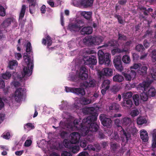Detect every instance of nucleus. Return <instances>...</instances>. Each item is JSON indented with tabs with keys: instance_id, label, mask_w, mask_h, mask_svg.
Listing matches in <instances>:
<instances>
[{
	"instance_id": "1",
	"label": "nucleus",
	"mask_w": 156,
	"mask_h": 156,
	"mask_svg": "<svg viewBox=\"0 0 156 156\" xmlns=\"http://www.w3.org/2000/svg\"><path fill=\"white\" fill-rule=\"evenodd\" d=\"M83 113L89 115L87 118L83 119L82 123L79 125V133L80 136H85L89 132V130L87 126V124L91 121L94 120L97 118L98 115L95 111V108L93 107H89L83 110Z\"/></svg>"
},
{
	"instance_id": "2",
	"label": "nucleus",
	"mask_w": 156,
	"mask_h": 156,
	"mask_svg": "<svg viewBox=\"0 0 156 156\" xmlns=\"http://www.w3.org/2000/svg\"><path fill=\"white\" fill-rule=\"evenodd\" d=\"M28 53H24L23 58L27 66H24L23 69V72L21 73L20 76H17L18 78L20 79L24 78L25 76H30L32 74V70L34 66L33 61H31L30 58L29 56Z\"/></svg>"
},
{
	"instance_id": "3",
	"label": "nucleus",
	"mask_w": 156,
	"mask_h": 156,
	"mask_svg": "<svg viewBox=\"0 0 156 156\" xmlns=\"http://www.w3.org/2000/svg\"><path fill=\"white\" fill-rule=\"evenodd\" d=\"M98 55L99 63L101 65L104 64L106 66H108L111 62L110 54L107 53L105 54L102 51L99 50Z\"/></svg>"
},
{
	"instance_id": "4",
	"label": "nucleus",
	"mask_w": 156,
	"mask_h": 156,
	"mask_svg": "<svg viewBox=\"0 0 156 156\" xmlns=\"http://www.w3.org/2000/svg\"><path fill=\"white\" fill-rule=\"evenodd\" d=\"M66 91L67 92H72L78 95L82 96L84 95L85 94V92L84 89L81 88L70 87H65Z\"/></svg>"
},
{
	"instance_id": "5",
	"label": "nucleus",
	"mask_w": 156,
	"mask_h": 156,
	"mask_svg": "<svg viewBox=\"0 0 156 156\" xmlns=\"http://www.w3.org/2000/svg\"><path fill=\"white\" fill-rule=\"evenodd\" d=\"M26 89L24 88H20L17 89L15 92V98L16 101L20 102L23 99L24 93Z\"/></svg>"
},
{
	"instance_id": "6",
	"label": "nucleus",
	"mask_w": 156,
	"mask_h": 156,
	"mask_svg": "<svg viewBox=\"0 0 156 156\" xmlns=\"http://www.w3.org/2000/svg\"><path fill=\"white\" fill-rule=\"evenodd\" d=\"M26 89L24 88H20L17 89L15 92V98L16 101L20 102L23 99L24 93Z\"/></svg>"
},
{
	"instance_id": "7",
	"label": "nucleus",
	"mask_w": 156,
	"mask_h": 156,
	"mask_svg": "<svg viewBox=\"0 0 156 156\" xmlns=\"http://www.w3.org/2000/svg\"><path fill=\"white\" fill-rule=\"evenodd\" d=\"M100 120L102 124L104 126L110 127L112 126V120L109 118L107 117V116L104 114H101L99 117Z\"/></svg>"
},
{
	"instance_id": "8",
	"label": "nucleus",
	"mask_w": 156,
	"mask_h": 156,
	"mask_svg": "<svg viewBox=\"0 0 156 156\" xmlns=\"http://www.w3.org/2000/svg\"><path fill=\"white\" fill-rule=\"evenodd\" d=\"M113 63L114 66L117 70L120 72L123 70V67L120 56L116 57L114 59Z\"/></svg>"
},
{
	"instance_id": "9",
	"label": "nucleus",
	"mask_w": 156,
	"mask_h": 156,
	"mask_svg": "<svg viewBox=\"0 0 156 156\" xmlns=\"http://www.w3.org/2000/svg\"><path fill=\"white\" fill-rule=\"evenodd\" d=\"M81 23L83 24L82 22L79 21L74 23L69 24L68 26V29L71 32L78 31L81 29L82 27L81 25Z\"/></svg>"
},
{
	"instance_id": "10",
	"label": "nucleus",
	"mask_w": 156,
	"mask_h": 156,
	"mask_svg": "<svg viewBox=\"0 0 156 156\" xmlns=\"http://www.w3.org/2000/svg\"><path fill=\"white\" fill-rule=\"evenodd\" d=\"M88 76L87 71L86 68L84 66H82L79 70L78 75V77L82 80H87Z\"/></svg>"
},
{
	"instance_id": "11",
	"label": "nucleus",
	"mask_w": 156,
	"mask_h": 156,
	"mask_svg": "<svg viewBox=\"0 0 156 156\" xmlns=\"http://www.w3.org/2000/svg\"><path fill=\"white\" fill-rule=\"evenodd\" d=\"M95 85L96 81L94 79H88L80 83L81 87H84L85 88L94 87Z\"/></svg>"
},
{
	"instance_id": "12",
	"label": "nucleus",
	"mask_w": 156,
	"mask_h": 156,
	"mask_svg": "<svg viewBox=\"0 0 156 156\" xmlns=\"http://www.w3.org/2000/svg\"><path fill=\"white\" fill-rule=\"evenodd\" d=\"M71 139L70 142L72 144H76L79 142L81 138L80 135L78 133L73 132L70 134Z\"/></svg>"
},
{
	"instance_id": "13",
	"label": "nucleus",
	"mask_w": 156,
	"mask_h": 156,
	"mask_svg": "<svg viewBox=\"0 0 156 156\" xmlns=\"http://www.w3.org/2000/svg\"><path fill=\"white\" fill-rule=\"evenodd\" d=\"M118 44V41H115L113 39L108 41L107 43H105L104 44L99 46L100 48L102 47L106 48H115L117 46Z\"/></svg>"
},
{
	"instance_id": "14",
	"label": "nucleus",
	"mask_w": 156,
	"mask_h": 156,
	"mask_svg": "<svg viewBox=\"0 0 156 156\" xmlns=\"http://www.w3.org/2000/svg\"><path fill=\"white\" fill-rule=\"evenodd\" d=\"M97 119V118L94 120H91L90 122L87 124L89 131L92 132H97L98 129V125L96 123L93 122L96 120Z\"/></svg>"
},
{
	"instance_id": "15",
	"label": "nucleus",
	"mask_w": 156,
	"mask_h": 156,
	"mask_svg": "<svg viewBox=\"0 0 156 156\" xmlns=\"http://www.w3.org/2000/svg\"><path fill=\"white\" fill-rule=\"evenodd\" d=\"M133 103L130 99L123 100L121 103L122 108L125 109H130L132 107Z\"/></svg>"
},
{
	"instance_id": "16",
	"label": "nucleus",
	"mask_w": 156,
	"mask_h": 156,
	"mask_svg": "<svg viewBox=\"0 0 156 156\" xmlns=\"http://www.w3.org/2000/svg\"><path fill=\"white\" fill-rule=\"evenodd\" d=\"M122 74L124 76L126 80L127 81H130L133 80L136 77V73L133 70H130L129 73H123Z\"/></svg>"
},
{
	"instance_id": "17",
	"label": "nucleus",
	"mask_w": 156,
	"mask_h": 156,
	"mask_svg": "<svg viewBox=\"0 0 156 156\" xmlns=\"http://www.w3.org/2000/svg\"><path fill=\"white\" fill-rule=\"evenodd\" d=\"M94 0H80V4L83 8H86L91 7Z\"/></svg>"
},
{
	"instance_id": "18",
	"label": "nucleus",
	"mask_w": 156,
	"mask_h": 156,
	"mask_svg": "<svg viewBox=\"0 0 156 156\" xmlns=\"http://www.w3.org/2000/svg\"><path fill=\"white\" fill-rule=\"evenodd\" d=\"M152 82H153L152 80L143 82L142 83L139 84L138 88L140 90H141L143 92L146 91Z\"/></svg>"
},
{
	"instance_id": "19",
	"label": "nucleus",
	"mask_w": 156,
	"mask_h": 156,
	"mask_svg": "<svg viewBox=\"0 0 156 156\" xmlns=\"http://www.w3.org/2000/svg\"><path fill=\"white\" fill-rule=\"evenodd\" d=\"M85 61L84 64L86 65H95L97 62V58L94 55H91Z\"/></svg>"
},
{
	"instance_id": "20",
	"label": "nucleus",
	"mask_w": 156,
	"mask_h": 156,
	"mask_svg": "<svg viewBox=\"0 0 156 156\" xmlns=\"http://www.w3.org/2000/svg\"><path fill=\"white\" fill-rule=\"evenodd\" d=\"M12 22V18H8L5 20L1 25V27L4 30L10 26Z\"/></svg>"
},
{
	"instance_id": "21",
	"label": "nucleus",
	"mask_w": 156,
	"mask_h": 156,
	"mask_svg": "<svg viewBox=\"0 0 156 156\" xmlns=\"http://www.w3.org/2000/svg\"><path fill=\"white\" fill-rule=\"evenodd\" d=\"M92 36H89L86 37L83 40V42L84 44L89 47L94 46Z\"/></svg>"
},
{
	"instance_id": "22",
	"label": "nucleus",
	"mask_w": 156,
	"mask_h": 156,
	"mask_svg": "<svg viewBox=\"0 0 156 156\" xmlns=\"http://www.w3.org/2000/svg\"><path fill=\"white\" fill-rule=\"evenodd\" d=\"M69 144H66L65 143L64 146L66 148H69L70 150L74 153H77L79 151V147L78 146H76L75 145H70L69 147Z\"/></svg>"
},
{
	"instance_id": "23",
	"label": "nucleus",
	"mask_w": 156,
	"mask_h": 156,
	"mask_svg": "<svg viewBox=\"0 0 156 156\" xmlns=\"http://www.w3.org/2000/svg\"><path fill=\"white\" fill-rule=\"evenodd\" d=\"M93 32L92 27L90 26L83 27L80 30V33L82 35L89 34Z\"/></svg>"
},
{
	"instance_id": "24",
	"label": "nucleus",
	"mask_w": 156,
	"mask_h": 156,
	"mask_svg": "<svg viewBox=\"0 0 156 156\" xmlns=\"http://www.w3.org/2000/svg\"><path fill=\"white\" fill-rule=\"evenodd\" d=\"M94 46V45L100 44L103 41V38L100 36L92 37Z\"/></svg>"
},
{
	"instance_id": "25",
	"label": "nucleus",
	"mask_w": 156,
	"mask_h": 156,
	"mask_svg": "<svg viewBox=\"0 0 156 156\" xmlns=\"http://www.w3.org/2000/svg\"><path fill=\"white\" fill-rule=\"evenodd\" d=\"M140 134V138L143 142H146L148 141V134L146 131L141 130Z\"/></svg>"
},
{
	"instance_id": "26",
	"label": "nucleus",
	"mask_w": 156,
	"mask_h": 156,
	"mask_svg": "<svg viewBox=\"0 0 156 156\" xmlns=\"http://www.w3.org/2000/svg\"><path fill=\"white\" fill-rule=\"evenodd\" d=\"M121 123L123 126H129L131 123L132 120L129 117H125L121 119Z\"/></svg>"
},
{
	"instance_id": "27",
	"label": "nucleus",
	"mask_w": 156,
	"mask_h": 156,
	"mask_svg": "<svg viewBox=\"0 0 156 156\" xmlns=\"http://www.w3.org/2000/svg\"><path fill=\"white\" fill-rule=\"evenodd\" d=\"M147 67L146 66H143L140 67L138 70V73L140 75L144 76L147 73Z\"/></svg>"
},
{
	"instance_id": "28",
	"label": "nucleus",
	"mask_w": 156,
	"mask_h": 156,
	"mask_svg": "<svg viewBox=\"0 0 156 156\" xmlns=\"http://www.w3.org/2000/svg\"><path fill=\"white\" fill-rule=\"evenodd\" d=\"M113 73V71L111 69L106 68L103 69L101 73L103 75L106 76H112Z\"/></svg>"
},
{
	"instance_id": "29",
	"label": "nucleus",
	"mask_w": 156,
	"mask_h": 156,
	"mask_svg": "<svg viewBox=\"0 0 156 156\" xmlns=\"http://www.w3.org/2000/svg\"><path fill=\"white\" fill-rule=\"evenodd\" d=\"M113 80L114 82L120 83L124 80V77L122 75L117 73L113 76Z\"/></svg>"
},
{
	"instance_id": "30",
	"label": "nucleus",
	"mask_w": 156,
	"mask_h": 156,
	"mask_svg": "<svg viewBox=\"0 0 156 156\" xmlns=\"http://www.w3.org/2000/svg\"><path fill=\"white\" fill-rule=\"evenodd\" d=\"M47 41L48 46H49L51 45L52 43V41L51 40V37L48 35H47L46 39L45 38H43L42 40V44L44 45H46V44Z\"/></svg>"
},
{
	"instance_id": "31",
	"label": "nucleus",
	"mask_w": 156,
	"mask_h": 156,
	"mask_svg": "<svg viewBox=\"0 0 156 156\" xmlns=\"http://www.w3.org/2000/svg\"><path fill=\"white\" fill-rule=\"evenodd\" d=\"M110 149L114 152H116V149L120 147L119 144L116 142H111L110 143Z\"/></svg>"
},
{
	"instance_id": "32",
	"label": "nucleus",
	"mask_w": 156,
	"mask_h": 156,
	"mask_svg": "<svg viewBox=\"0 0 156 156\" xmlns=\"http://www.w3.org/2000/svg\"><path fill=\"white\" fill-rule=\"evenodd\" d=\"M122 133H123L122 136H124L126 139L125 140L124 139V146L127 143L129 140L130 138L131 135L129 133L126 132L124 129L122 130Z\"/></svg>"
},
{
	"instance_id": "33",
	"label": "nucleus",
	"mask_w": 156,
	"mask_h": 156,
	"mask_svg": "<svg viewBox=\"0 0 156 156\" xmlns=\"http://www.w3.org/2000/svg\"><path fill=\"white\" fill-rule=\"evenodd\" d=\"M36 3V1L31 3H28L30 4L29 6V12L31 14H32L35 12V6Z\"/></svg>"
},
{
	"instance_id": "34",
	"label": "nucleus",
	"mask_w": 156,
	"mask_h": 156,
	"mask_svg": "<svg viewBox=\"0 0 156 156\" xmlns=\"http://www.w3.org/2000/svg\"><path fill=\"white\" fill-rule=\"evenodd\" d=\"M133 93L129 91L123 93L122 94L123 100H128L131 98L132 96Z\"/></svg>"
},
{
	"instance_id": "35",
	"label": "nucleus",
	"mask_w": 156,
	"mask_h": 156,
	"mask_svg": "<svg viewBox=\"0 0 156 156\" xmlns=\"http://www.w3.org/2000/svg\"><path fill=\"white\" fill-rule=\"evenodd\" d=\"M147 122L146 119L144 117H139L137 119L136 122L138 125H142L146 123Z\"/></svg>"
},
{
	"instance_id": "36",
	"label": "nucleus",
	"mask_w": 156,
	"mask_h": 156,
	"mask_svg": "<svg viewBox=\"0 0 156 156\" xmlns=\"http://www.w3.org/2000/svg\"><path fill=\"white\" fill-rule=\"evenodd\" d=\"M147 78L152 79L151 80H153V82L154 80H156V70H155L154 69H151L150 70V73L148 76Z\"/></svg>"
},
{
	"instance_id": "37",
	"label": "nucleus",
	"mask_w": 156,
	"mask_h": 156,
	"mask_svg": "<svg viewBox=\"0 0 156 156\" xmlns=\"http://www.w3.org/2000/svg\"><path fill=\"white\" fill-rule=\"evenodd\" d=\"M119 107L120 105L118 104L114 103L109 107V109L110 110H114L118 112L119 110Z\"/></svg>"
},
{
	"instance_id": "38",
	"label": "nucleus",
	"mask_w": 156,
	"mask_h": 156,
	"mask_svg": "<svg viewBox=\"0 0 156 156\" xmlns=\"http://www.w3.org/2000/svg\"><path fill=\"white\" fill-rule=\"evenodd\" d=\"M147 93L149 96L154 97L156 94V90L154 88L151 87L148 90Z\"/></svg>"
},
{
	"instance_id": "39",
	"label": "nucleus",
	"mask_w": 156,
	"mask_h": 156,
	"mask_svg": "<svg viewBox=\"0 0 156 156\" xmlns=\"http://www.w3.org/2000/svg\"><path fill=\"white\" fill-rule=\"evenodd\" d=\"M87 141L84 138H81L78 143H79L80 146L82 148L85 147L87 145Z\"/></svg>"
},
{
	"instance_id": "40",
	"label": "nucleus",
	"mask_w": 156,
	"mask_h": 156,
	"mask_svg": "<svg viewBox=\"0 0 156 156\" xmlns=\"http://www.w3.org/2000/svg\"><path fill=\"white\" fill-rule=\"evenodd\" d=\"M91 99L83 97L80 99V102L83 105H86L90 104L91 103Z\"/></svg>"
},
{
	"instance_id": "41",
	"label": "nucleus",
	"mask_w": 156,
	"mask_h": 156,
	"mask_svg": "<svg viewBox=\"0 0 156 156\" xmlns=\"http://www.w3.org/2000/svg\"><path fill=\"white\" fill-rule=\"evenodd\" d=\"M26 9V6L25 5H22V8L21 9L20 12V14L19 19H23L24 17L25 13V10Z\"/></svg>"
},
{
	"instance_id": "42",
	"label": "nucleus",
	"mask_w": 156,
	"mask_h": 156,
	"mask_svg": "<svg viewBox=\"0 0 156 156\" xmlns=\"http://www.w3.org/2000/svg\"><path fill=\"white\" fill-rule=\"evenodd\" d=\"M126 50L124 49L121 50L119 48H115L112 50L111 53L112 55H114L116 53H119L123 52H126Z\"/></svg>"
},
{
	"instance_id": "43",
	"label": "nucleus",
	"mask_w": 156,
	"mask_h": 156,
	"mask_svg": "<svg viewBox=\"0 0 156 156\" xmlns=\"http://www.w3.org/2000/svg\"><path fill=\"white\" fill-rule=\"evenodd\" d=\"M110 81L109 80H105L101 85L102 88H106L109 89L110 87Z\"/></svg>"
},
{
	"instance_id": "44",
	"label": "nucleus",
	"mask_w": 156,
	"mask_h": 156,
	"mask_svg": "<svg viewBox=\"0 0 156 156\" xmlns=\"http://www.w3.org/2000/svg\"><path fill=\"white\" fill-rule=\"evenodd\" d=\"M92 12H84L81 14L87 20H90L91 17Z\"/></svg>"
},
{
	"instance_id": "45",
	"label": "nucleus",
	"mask_w": 156,
	"mask_h": 156,
	"mask_svg": "<svg viewBox=\"0 0 156 156\" xmlns=\"http://www.w3.org/2000/svg\"><path fill=\"white\" fill-rule=\"evenodd\" d=\"M34 126L31 123H28L25 124L24 126V128L25 130H30L34 129Z\"/></svg>"
},
{
	"instance_id": "46",
	"label": "nucleus",
	"mask_w": 156,
	"mask_h": 156,
	"mask_svg": "<svg viewBox=\"0 0 156 156\" xmlns=\"http://www.w3.org/2000/svg\"><path fill=\"white\" fill-rule=\"evenodd\" d=\"M133 99L134 101L135 105L136 106L139 105V97L138 95L135 94L133 96Z\"/></svg>"
},
{
	"instance_id": "47",
	"label": "nucleus",
	"mask_w": 156,
	"mask_h": 156,
	"mask_svg": "<svg viewBox=\"0 0 156 156\" xmlns=\"http://www.w3.org/2000/svg\"><path fill=\"white\" fill-rule=\"evenodd\" d=\"M152 33L153 31L152 30L149 29L147 30L145 34L143 36V37L144 38H148L150 37L152 35Z\"/></svg>"
},
{
	"instance_id": "48",
	"label": "nucleus",
	"mask_w": 156,
	"mask_h": 156,
	"mask_svg": "<svg viewBox=\"0 0 156 156\" xmlns=\"http://www.w3.org/2000/svg\"><path fill=\"white\" fill-rule=\"evenodd\" d=\"M122 60L126 64L129 63L131 61L129 57L127 55H125L123 56Z\"/></svg>"
},
{
	"instance_id": "49",
	"label": "nucleus",
	"mask_w": 156,
	"mask_h": 156,
	"mask_svg": "<svg viewBox=\"0 0 156 156\" xmlns=\"http://www.w3.org/2000/svg\"><path fill=\"white\" fill-rule=\"evenodd\" d=\"M140 97L142 100L143 101H147L148 99V94L143 92L140 94Z\"/></svg>"
},
{
	"instance_id": "50",
	"label": "nucleus",
	"mask_w": 156,
	"mask_h": 156,
	"mask_svg": "<svg viewBox=\"0 0 156 156\" xmlns=\"http://www.w3.org/2000/svg\"><path fill=\"white\" fill-rule=\"evenodd\" d=\"M17 64L18 62L16 60L11 61L9 62V67L10 69H13V66L17 65Z\"/></svg>"
},
{
	"instance_id": "51",
	"label": "nucleus",
	"mask_w": 156,
	"mask_h": 156,
	"mask_svg": "<svg viewBox=\"0 0 156 156\" xmlns=\"http://www.w3.org/2000/svg\"><path fill=\"white\" fill-rule=\"evenodd\" d=\"M11 76V74L10 72L6 71L5 73L2 74V77L3 79L8 80L10 78Z\"/></svg>"
},
{
	"instance_id": "52",
	"label": "nucleus",
	"mask_w": 156,
	"mask_h": 156,
	"mask_svg": "<svg viewBox=\"0 0 156 156\" xmlns=\"http://www.w3.org/2000/svg\"><path fill=\"white\" fill-rule=\"evenodd\" d=\"M152 147L154 148L156 147V134H153L152 136Z\"/></svg>"
},
{
	"instance_id": "53",
	"label": "nucleus",
	"mask_w": 156,
	"mask_h": 156,
	"mask_svg": "<svg viewBox=\"0 0 156 156\" xmlns=\"http://www.w3.org/2000/svg\"><path fill=\"white\" fill-rule=\"evenodd\" d=\"M136 50L139 52H142L144 50V48L142 44H138L135 48Z\"/></svg>"
},
{
	"instance_id": "54",
	"label": "nucleus",
	"mask_w": 156,
	"mask_h": 156,
	"mask_svg": "<svg viewBox=\"0 0 156 156\" xmlns=\"http://www.w3.org/2000/svg\"><path fill=\"white\" fill-rule=\"evenodd\" d=\"M114 17L117 19L118 22L120 24H122L123 23V21L122 16L119 15L115 14L114 15Z\"/></svg>"
},
{
	"instance_id": "55",
	"label": "nucleus",
	"mask_w": 156,
	"mask_h": 156,
	"mask_svg": "<svg viewBox=\"0 0 156 156\" xmlns=\"http://www.w3.org/2000/svg\"><path fill=\"white\" fill-rule=\"evenodd\" d=\"M32 50L31 43L30 42H28L26 45V52L30 54Z\"/></svg>"
},
{
	"instance_id": "56",
	"label": "nucleus",
	"mask_w": 156,
	"mask_h": 156,
	"mask_svg": "<svg viewBox=\"0 0 156 156\" xmlns=\"http://www.w3.org/2000/svg\"><path fill=\"white\" fill-rule=\"evenodd\" d=\"M127 37L124 35L118 33V40H123L125 41L127 39Z\"/></svg>"
},
{
	"instance_id": "57",
	"label": "nucleus",
	"mask_w": 156,
	"mask_h": 156,
	"mask_svg": "<svg viewBox=\"0 0 156 156\" xmlns=\"http://www.w3.org/2000/svg\"><path fill=\"white\" fill-rule=\"evenodd\" d=\"M6 14L5 9L0 5V15L2 16H4Z\"/></svg>"
},
{
	"instance_id": "58",
	"label": "nucleus",
	"mask_w": 156,
	"mask_h": 156,
	"mask_svg": "<svg viewBox=\"0 0 156 156\" xmlns=\"http://www.w3.org/2000/svg\"><path fill=\"white\" fill-rule=\"evenodd\" d=\"M140 64H134L132 66L130 67V70H133L136 72L135 69H136L139 68L140 67Z\"/></svg>"
},
{
	"instance_id": "59",
	"label": "nucleus",
	"mask_w": 156,
	"mask_h": 156,
	"mask_svg": "<svg viewBox=\"0 0 156 156\" xmlns=\"http://www.w3.org/2000/svg\"><path fill=\"white\" fill-rule=\"evenodd\" d=\"M139 113V112L137 109H134L131 111V115L132 117H134L138 115Z\"/></svg>"
},
{
	"instance_id": "60",
	"label": "nucleus",
	"mask_w": 156,
	"mask_h": 156,
	"mask_svg": "<svg viewBox=\"0 0 156 156\" xmlns=\"http://www.w3.org/2000/svg\"><path fill=\"white\" fill-rule=\"evenodd\" d=\"M115 124L116 126L118 127H121V124L122 123L121 122H120V119H116L114 120Z\"/></svg>"
},
{
	"instance_id": "61",
	"label": "nucleus",
	"mask_w": 156,
	"mask_h": 156,
	"mask_svg": "<svg viewBox=\"0 0 156 156\" xmlns=\"http://www.w3.org/2000/svg\"><path fill=\"white\" fill-rule=\"evenodd\" d=\"M140 10H144L147 11L148 13H149L150 12H152L153 11V9L151 8H148L147 9L146 8L143 6L140 7Z\"/></svg>"
},
{
	"instance_id": "62",
	"label": "nucleus",
	"mask_w": 156,
	"mask_h": 156,
	"mask_svg": "<svg viewBox=\"0 0 156 156\" xmlns=\"http://www.w3.org/2000/svg\"><path fill=\"white\" fill-rule=\"evenodd\" d=\"M94 146L97 152H98L101 150V147L99 143H96L94 144Z\"/></svg>"
},
{
	"instance_id": "63",
	"label": "nucleus",
	"mask_w": 156,
	"mask_h": 156,
	"mask_svg": "<svg viewBox=\"0 0 156 156\" xmlns=\"http://www.w3.org/2000/svg\"><path fill=\"white\" fill-rule=\"evenodd\" d=\"M61 156H72V155L69 152L64 151L62 152L61 154Z\"/></svg>"
},
{
	"instance_id": "64",
	"label": "nucleus",
	"mask_w": 156,
	"mask_h": 156,
	"mask_svg": "<svg viewBox=\"0 0 156 156\" xmlns=\"http://www.w3.org/2000/svg\"><path fill=\"white\" fill-rule=\"evenodd\" d=\"M152 58L153 60L156 61V49L152 51Z\"/></svg>"
}]
</instances>
